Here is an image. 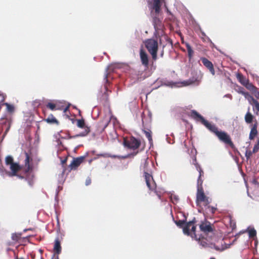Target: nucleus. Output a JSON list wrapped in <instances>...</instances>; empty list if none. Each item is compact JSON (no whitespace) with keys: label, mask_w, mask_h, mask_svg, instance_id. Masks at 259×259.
<instances>
[{"label":"nucleus","mask_w":259,"mask_h":259,"mask_svg":"<svg viewBox=\"0 0 259 259\" xmlns=\"http://www.w3.org/2000/svg\"><path fill=\"white\" fill-rule=\"evenodd\" d=\"M191 116L196 121H200L207 129L215 134L219 140L226 144H232L230 137L223 131H219L218 127L206 120L204 117L195 110H192Z\"/></svg>","instance_id":"obj_1"},{"label":"nucleus","mask_w":259,"mask_h":259,"mask_svg":"<svg viewBox=\"0 0 259 259\" xmlns=\"http://www.w3.org/2000/svg\"><path fill=\"white\" fill-rule=\"evenodd\" d=\"M163 0H153V3L151 6V8L152 9V11H155V15L153 17V23L156 32H158L159 30H161L162 29V24L159 18L157 17L158 16L160 11L161 3Z\"/></svg>","instance_id":"obj_2"},{"label":"nucleus","mask_w":259,"mask_h":259,"mask_svg":"<svg viewBox=\"0 0 259 259\" xmlns=\"http://www.w3.org/2000/svg\"><path fill=\"white\" fill-rule=\"evenodd\" d=\"M145 46L148 52L151 55L153 60L157 59V52L158 50V42L154 38L147 39L144 41Z\"/></svg>","instance_id":"obj_3"},{"label":"nucleus","mask_w":259,"mask_h":259,"mask_svg":"<svg viewBox=\"0 0 259 259\" xmlns=\"http://www.w3.org/2000/svg\"><path fill=\"white\" fill-rule=\"evenodd\" d=\"M201 78L198 77H193L189 80L184 81L181 83L174 82L172 81H166L163 83V84L165 86L174 87H180V86H187L191 84H196L198 85L200 82Z\"/></svg>","instance_id":"obj_4"},{"label":"nucleus","mask_w":259,"mask_h":259,"mask_svg":"<svg viewBox=\"0 0 259 259\" xmlns=\"http://www.w3.org/2000/svg\"><path fill=\"white\" fill-rule=\"evenodd\" d=\"M6 164L10 165V168L11 170L9 173V176H14L16 175L17 172L20 169V166L16 163L13 162V158L11 156H7L5 159Z\"/></svg>","instance_id":"obj_5"},{"label":"nucleus","mask_w":259,"mask_h":259,"mask_svg":"<svg viewBox=\"0 0 259 259\" xmlns=\"http://www.w3.org/2000/svg\"><path fill=\"white\" fill-rule=\"evenodd\" d=\"M194 222L190 221L185 224V226L183 227V231L184 234L188 236L190 235V228L191 231L193 232V234L191 235L192 238H195L197 240L196 235L195 234L196 227L193 225Z\"/></svg>","instance_id":"obj_6"},{"label":"nucleus","mask_w":259,"mask_h":259,"mask_svg":"<svg viewBox=\"0 0 259 259\" xmlns=\"http://www.w3.org/2000/svg\"><path fill=\"white\" fill-rule=\"evenodd\" d=\"M140 145V142L134 137L131 138L130 140L124 139V146L129 149H136L139 148Z\"/></svg>","instance_id":"obj_7"},{"label":"nucleus","mask_w":259,"mask_h":259,"mask_svg":"<svg viewBox=\"0 0 259 259\" xmlns=\"http://www.w3.org/2000/svg\"><path fill=\"white\" fill-rule=\"evenodd\" d=\"M144 177L146 185L149 190H154L156 187V185L153 181L152 176L150 174L145 172Z\"/></svg>","instance_id":"obj_8"},{"label":"nucleus","mask_w":259,"mask_h":259,"mask_svg":"<svg viewBox=\"0 0 259 259\" xmlns=\"http://www.w3.org/2000/svg\"><path fill=\"white\" fill-rule=\"evenodd\" d=\"M140 57L142 64L145 67H148L149 65V57L147 53L143 50L140 51Z\"/></svg>","instance_id":"obj_9"},{"label":"nucleus","mask_w":259,"mask_h":259,"mask_svg":"<svg viewBox=\"0 0 259 259\" xmlns=\"http://www.w3.org/2000/svg\"><path fill=\"white\" fill-rule=\"evenodd\" d=\"M200 245H201L202 246L206 247H209L210 248H214L215 250H219V251H223L225 250L226 247L223 246V245H221V246L219 247L218 246H217L214 244H209L207 242H206L205 241L202 240L199 241Z\"/></svg>","instance_id":"obj_10"},{"label":"nucleus","mask_w":259,"mask_h":259,"mask_svg":"<svg viewBox=\"0 0 259 259\" xmlns=\"http://www.w3.org/2000/svg\"><path fill=\"white\" fill-rule=\"evenodd\" d=\"M201 60L202 61V62L203 64V65L206 67H207L209 69V70L210 72V73L213 75H214V74H215V71L214 70L213 66L212 63L210 61H209L208 59H207L205 58H201Z\"/></svg>","instance_id":"obj_11"},{"label":"nucleus","mask_w":259,"mask_h":259,"mask_svg":"<svg viewBox=\"0 0 259 259\" xmlns=\"http://www.w3.org/2000/svg\"><path fill=\"white\" fill-rule=\"evenodd\" d=\"M83 156H81L79 157L74 158L69 165L70 169H75L76 167H77L83 161Z\"/></svg>","instance_id":"obj_12"},{"label":"nucleus","mask_w":259,"mask_h":259,"mask_svg":"<svg viewBox=\"0 0 259 259\" xmlns=\"http://www.w3.org/2000/svg\"><path fill=\"white\" fill-rule=\"evenodd\" d=\"M205 198V196L203 191L202 188L201 187H198L197 189V201L202 202L204 201Z\"/></svg>","instance_id":"obj_13"},{"label":"nucleus","mask_w":259,"mask_h":259,"mask_svg":"<svg viewBox=\"0 0 259 259\" xmlns=\"http://www.w3.org/2000/svg\"><path fill=\"white\" fill-rule=\"evenodd\" d=\"M200 229L201 231L204 233H209L212 231V229L210 224L207 225L204 223H202L200 225Z\"/></svg>","instance_id":"obj_14"},{"label":"nucleus","mask_w":259,"mask_h":259,"mask_svg":"<svg viewBox=\"0 0 259 259\" xmlns=\"http://www.w3.org/2000/svg\"><path fill=\"white\" fill-rule=\"evenodd\" d=\"M257 134V124H254L251 128V130L249 134V138L250 140H252L256 136Z\"/></svg>","instance_id":"obj_15"},{"label":"nucleus","mask_w":259,"mask_h":259,"mask_svg":"<svg viewBox=\"0 0 259 259\" xmlns=\"http://www.w3.org/2000/svg\"><path fill=\"white\" fill-rule=\"evenodd\" d=\"M54 250L55 252L57 254H60L61 252V246L60 245V242L58 238L55 239Z\"/></svg>","instance_id":"obj_16"},{"label":"nucleus","mask_w":259,"mask_h":259,"mask_svg":"<svg viewBox=\"0 0 259 259\" xmlns=\"http://www.w3.org/2000/svg\"><path fill=\"white\" fill-rule=\"evenodd\" d=\"M114 67H115L114 65H112V64L106 67V70H105V75H104V79L106 80V81L107 82L108 81V80L107 79L108 74L111 71H114Z\"/></svg>","instance_id":"obj_17"},{"label":"nucleus","mask_w":259,"mask_h":259,"mask_svg":"<svg viewBox=\"0 0 259 259\" xmlns=\"http://www.w3.org/2000/svg\"><path fill=\"white\" fill-rule=\"evenodd\" d=\"M89 132H90L89 128L88 127H87L85 128V130L84 132L80 133L77 134L73 136H68V139L75 138L78 137H84L88 134Z\"/></svg>","instance_id":"obj_18"},{"label":"nucleus","mask_w":259,"mask_h":259,"mask_svg":"<svg viewBox=\"0 0 259 259\" xmlns=\"http://www.w3.org/2000/svg\"><path fill=\"white\" fill-rule=\"evenodd\" d=\"M195 165H196L197 170L199 171V178H198V181H197L198 187H200L199 185L201 186V185L202 184V180L201 179V176L202 174L203 173V171L201 169L200 166L197 163H196Z\"/></svg>","instance_id":"obj_19"},{"label":"nucleus","mask_w":259,"mask_h":259,"mask_svg":"<svg viewBox=\"0 0 259 259\" xmlns=\"http://www.w3.org/2000/svg\"><path fill=\"white\" fill-rule=\"evenodd\" d=\"M253 118V116L248 110V112L246 113L245 117H244V119H245V122L247 123H251L252 122Z\"/></svg>","instance_id":"obj_20"},{"label":"nucleus","mask_w":259,"mask_h":259,"mask_svg":"<svg viewBox=\"0 0 259 259\" xmlns=\"http://www.w3.org/2000/svg\"><path fill=\"white\" fill-rule=\"evenodd\" d=\"M26 158L25 159V164L26 168L25 169L26 172H28L32 169V167L29 164V157L27 153H25Z\"/></svg>","instance_id":"obj_21"},{"label":"nucleus","mask_w":259,"mask_h":259,"mask_svg":"<svg viewBox=\"0 0 259 259\" xmlns=\"http://www.w3.org/2000/svg\"><path fill=\"white\" fill-rule=\"evenodd\" d=\"M245 232H248L249 237L250 238H254L256 237V232L254 228H250L248 227Z\"/></svg>","instance_id":"obj_22"},{"label":"nucleus","mask_w":259,"mask_h":259,"mask_svg":"<svg viewBox=\"0 0 259 259\" xmlns=\"http://www.w3.org/2000/svg\"><path fill=\"white\" fill-rule=\"evenodd\" d=\"M105 91L104 94H100V95H98V98L101 101H106L108 99V95L106 93V92L107 91V88L106 86L105 87Z\"/></svg>","instance_id":"obj_23"},{"label":"nucleus","mask_w":259,"mask_h":259,"mask_svg":"<svg viewBox=\"0 0 259 259\" xmlns=\"http://www.w3.org/2000/svg\"><path fill=\"white\" fill-rule=\"evenodd\" d=\"M237 78L239 80L240 82L244 85L248 81V80L246 79L242 75L238 74L237 75Z\"/></svg>","instance_id":"obj_24"},{"label":"nucleus","mask_w":259,"mask_h":259,"mask_svg":"<svg viewBox=\"0 0 259 259\" xmlns=\"http://www.w3.org/2000/svg\"><path fill=\"white\" fill-rule=\"evenodd\" d=\"M46 121L49 123H58V121L52 114L49 115V117L46 119Z\"/></svg>","instance_id":"obj_25"},{"label":"nucleus","mask_w":259,"mask_h":259,"mask_svg":"<svg viewBox=\"0 0 259 259\" xmlns=\"http://www.w3.org/2000/svg\"><path fill=\"white\" fill-rule=\"evenodd\" d=\"M143 131L145 134L146 137L148 138L149 143L150 144V145H151L152 144V138L151 131L146 130H143Z\"/></svg>","instance_id":"obj_26"},{"label":"nucleus","mask_w":259,"mask_h":259,"mask_svg":"<svg viewBox=\"0 0 259 259\" xmlns=\"http://www.w3.org/2000/svg\"><path fill=\"white\" fill-rule=\"evenodd\" d=\"M5 105H6L7 107V110L8 112L12 113L14 112V107L13 105H11L8 103H4Z\"/></svg>","instance_id":"obj_27"},{"label":"nucleus","mask_w":259,"mask_h":259,"mask_svg":"<svg viewBox=\"0 0 259 259\" xmlns=\"http://www.w3.org/2000/svg\"><path fill=\"white\" fill-rule=\"evenodd\" d=\"M244 86H245L250 91L252 92L256 88L252 83L248 81Z\"/></svg>","instance_id":"obj_28"},{"label":"nucleus","mask_w":259,"mask_h":259,"mask_svg":"<svg viewBox=\"0 0 259 259\" xmlns=\"http://www.w3.org/2000/svg\"><path fill=\"white\" fill-rule=\"evenodd\" d=\"M240 93L243 95L245 98L246 99H247L248 100H249L250 99L252 100L253 101V100H254L253 97L247 92H244V91H240Z\"/></svg>","instance_id":"obj_29"},{"label":"nucleus","mask_w":259,"mask_h":259,"mask_svg":"<svg viewBox=\"0 0 259 259\" xmlns=\"http://www.w3.org/2000/svg\"><path fill=\"white\" fill-rule=\"evenodd\" d=\"M77 126L80 128H83L84 126V121L83 119L77 120Z\"/></svg>","instance_id":"obj_30"},{"label":"nucleus","mask_w":259,"mask_h":259,"mask_svg":"<svg viewBox=\"0 0 259 259\" xmlns=\"http://www.w3.org/2000/svg\"><path fill=\"white\" fill-rule=\"evenodd\" d=\"M47 107L51 110H54L55 109H60V108H56V105L50 102L47 104Z\"/></svg>","instance_id":"obj_31"},{"label":"nucleus","mask_w":259,"mask_h":259,"mask_svg":"<svg viewBox=\"0 0 259 259\" xmlns=\"http://www.w3.org/2000/svg\"><path fill=\"white\" fill-rule=\"evenodd\" d=\"M186 221V219L185 220H179V221H176L175 223L178 226L182 227V226L185 224Z\"/></svg>","instance_id":"obj_32"},{"label":"nucleus","mask_w":259,"mask_h":259,"mask_svg":"<svg viewBox=\"0 0 259 259\" xmlns=\"http://www.w3.org/2000/svg\"><path fill=\"white\" fill-rule=\"evenodd\" d=\"M258 149H259V139L257 140V143L254 145L253 148L252 152L255 153L258 150Z\"/></svg>","instance_id":"obj_33"},{"label":"nucleus","mask_w":259,"mask_h":259,"mask_svg":"<svg viewBox=\"0 0 259 259\" xmlns=\"http://www.w3.org/2000/svg\"><path fill=\"white\" fill-rule=\"evenodd\" d=\"M250 74L252 76L254 79H255L257 82L259 83V76L257 75L249 72Z\"/></svg>","instance_id":"obj_34"},{"label":"nucleus","mask_w":259,"mask_h":259,"mask_svg":"<svg viewBox=\"0 0 259 259\" xmlns=\"http://www.w3.org/2000/svg\"><path fill=\"white\" fill-rule=\"evenodd\" d=\"M252 93L256 98H259V92L257 91L256 88L252 92Z\"/></svg>","instance_id":"obj_35"},{"label":"nucleus","mask_w":259,"mask_h":259,"mask_svg":"<svg viewBox=\"0 0 259 259\" xmlns=\"http://www.w3.org/2000/svg\"><path fill=\"white\" fill-rule=\"evenodd\" d=\"M252 153H253L252 151L251 152L250 151L246 150V151L245 152V156L246 157L247 159H248L249 158V157L252 155Z\"/></svg>","instance_id":"obj_36"},{"label":"nucleus","mask_w":259,"mask_h":259,"mask_svg":"<svg viewBox=\"0 0 259 259\" xmlns=\"http://www.w3.org/2000/svg\"><path fill=\"white\" fill-rule=\"evenodd\" d=\"M187 51H188V56H189V58L191 59L193 56L194 51L192 50V49H191L190 50H188Z\"/></svg>","instance_id":"obj_37"},{"label":"nucleus","mask_w":259,"mask_h":259,"mask_svg":"<svg viewBox=\"0 0 259 259\" xmlns=\"http://www.w3.org/2000/svg\"><path fill=\"white\" fill-rule=\"evenodd\" d=\"M20 235L21 234H19V235L18 236L16 234H13L12 235V239L13 240L16 241Z\"/></svg>","instance_id":"obj_38"},{"label":"nucleus","mask_w":259,"mask_h":259,"mask_svg":"<svg viewBox=\"0 0 259 259\" xmlns=\"http://www.w3.org/2000/svg\"><path fill=\"white\" fill-rule=\"evenodd\" d=\"M0 97H1V99L0 100V103L3 102L6 98V95H5L4 94L1 93L0 92Z\"/></svg>","instance_id":"obj_39"},{"label":"nucleus","mask_w":259,"mask_h":259,"mask_svg":"<svg viewBox=\"0 0 259 259\" xmlns=\"http://www.w3.org/2000/svg\"><path fill=\"white\" fill-rule=\"evenodd\" d=\"M109 157H112V158H125V156H118V155H109L108 156Z\"/></svg>","instance_id":"obj_40"},{"label":"nucleus","mask_w":259,"mask_h":259,"mask_svg":"<svg viewBox=\"0 0 259 259\" xmlns=\"http://www.w3.org/2000/svg\"><path fill=\"white\" fill-rule=\"evenodd\" d=\"M91 183V179L89 178H87L85 181V185L88 186V185H90Z\"/></svg>","instance_id":"obj_41"},{"label":"nucleus","mask_w":259,"mask_h":259,"mask_svg":"<svg viewBox=\"0 0 259 259\" xmlns=\"http://www.w3.org/2000/svg\"><path fill=\"white\" fill-rule=\"evenodd\" d=\"M165 47V46L163 45L162 46V50L161 51V52H160V56L161 58H162L163 57V55H164V48Z\"/></svg>","instance_id":"obj_42"},{"label":"nucleus","mask_w":259,"mask_h":259,"mask_svg":"<svg viewBox=\"0 0 259 259\" xmlns=\"http://www.w3.org/2000/svg\"><path fill=\"white\" fill-rule=\"evenodd\" d=\"M208 208H210V210L211 211L212 213H214L216 209V208L213 207L208 206Z\"/></svg>","instance_id":"obj_43"},{"label":"nucleus","mask_w":259,"mask_h":259,"mask_svg":"<svg viewBox=\"0 0 259 259\" xmlns=\"http://www.w3.org/2000/svg\"><path fill=\"white\" fill-rule=\"evenodd\" d=\"M10 125L7 128V129L6 130L5 132V133L4 134V137H5L7 134L8 133V132H9V130H10Z\"/></svg>","instance_id":"obj_44"},{"label":"nucleus","mask_w":259,"mask_h":259,"mask_svg":"<svg viewBox=\"0 0 259 259\" xmlns=\"http://www.w3.org/2000/svg\"><path fill=\"white\" fill-rule=\"evenodd\" d=\"M185 44H186V47L187 48V50H190L191 49H192V48H191V46L189 44L186 43Z\"/></svg>","instance_id":"obj_45"},{"label":"nucleus","mask_w":259,"mask_h":259,"mask_svg":"<svg viewBox=\"0 0 259 259\" xmlns=\"http://www.w3.org/2000/svg\"><path fill=\"white\" fill-rule=\"evenodd\" d=\"M69 106H70V104L68 105V106H67V107H66L65 108H64L63 110V112L64 113L66 112L69 109Z\"/></svg>","instance_id":"obj_46"},{"label":"nucleus","mask_w":259,"mask_h":259,"mask_svg":"<svg viewBox=\"0 0 259 259\" xmlns=\"http://www.w3.org/2000/svg\"><path fill=\"white\" fill-rule=\"evenodd\" d=\"M0 172L1 173L2 175H4V171L3 167H0Z\"/></svg>","instance_id":"obj_47"},{"label":"nucleus","mask_w":259,"mask_h":259,"mask_svg":"<svg viewBox=\"0 0 259 259\" xmlns=\"http://www.w3.org/2000/svg\"><path fill=\"white\" fill-rule=\"evenodd\" d=\"M166 137H167V138H166V140H167V142H168V143H170V142L169 141V140H168V135H166Z\"/></svg>","instance_id":"obj_48"},{"label":"nucleus","mask_w":259,"mask_h":259,"mask_svg":"<svg viewBox=\"0 0 259 259\" xmlns=\"http://www.w3.org/2000/svg\"><path fill=\"white\" fill-rule=\"evenodd\" d=\"M174 198H175L176 200H178V196H174Z\"/></svg>","instance_id":"obj_49"},{"label":"nucleus","mask_w":259,"mask_h":259,"mask_svg":"<svg viewBox=\"0 0 259 259\" xmlns=\"http://www.w3.org/2000/svg\"><path fill=\"white\" fill-rule=\"evenodd\" d=\"M257 244V241L256 240V238H255V245L256 246Z\"/></svg>","instance_id":"obj_50"},{"label":"nucleus","mask_w":259,"mask_h":259,"mask_svg":"<svg viewBox=\"0 0 259 259\" xmlns=\"http://www.w3.org/2000/svg\"><path fill=\"white\" fill-rule=\"evenodd\" d=\"M231 95H230V94H227V95H225V97H231Z\"/></svg>","instance_id":"obj_51"},{"label":"nucleus","mask_w":259,"mask_h":259,"mask_svg":"<svg viewBox=\"0 0 259 259\" xmlns=\"http://www.w3.org/2000/svg\"><path fill=\"white\" fill-rule=\"evenodd\" d=\"M57 142H58V144H61V142L59 140H58Z\"/></svg>","instance_id":"obj_52"},{"label":"nucleus","mask_w":259,"mask_h":259,"mask_svg":"<svg viewBox=\"0 0 259 259\" xmlns=\"http://www.w3.org/2000/svg\"><path fill=\"white\" fill-rule=\"evenodd\" d=\"M202 35H203V36H205V33H204V32H202Z\"/></svg>","instance_id":"obj_53"},{"label":"nucleus","mask_w":259,"mask_h":259,"mask_svg":"<svg viewBox=\"0 0 259 259\" xmlns=\"http://www.w3.org/2000/svg\"><path fill=\"white\" fill-rule=\"evenodd\" d=\"M65 161H66V160H64V161H62V163H64V162H65Z\"/></svg>","instance_id":"obj_54"},{"label":"nucleus","mask_w":259,"mask_h":259,"mask_svg":"<svg viewBox=\"0 0 259 259\" xmlns=\"http://www.w3.org/2000/svg\"><path fill=\"white\" fill-rule=\"evenodd\" d=\"M27 230V229H24V232H26Z\"/></svg>","instance_id":"obj_55"},{"label":"nucleus","mask_w":259,"mask_h":259,"mask_svg":"<svg viewBox=\"0 0 259 259\" xmlns=\"http://www.w3.org/2000/svg\"><path fill=\"white\" fill-rule=\"evenodd\" d=\"M159 43H161V39H159Z\"/></svg>","instance_id":"obj_56"},{"label":"nucleus","mask_w":259,"mask_h":259,"mask_svg":"<svg viewBox=\"0 0 259 259\" xmlns=\"http://www.w3.org/2000/svg\"><path fill=\"white\" fill-rule=\"evenodd\" d=\"M16 259H23V258H17Z\"/></svg>","instance_id":"obj_57"},{"label":"nucleus","mask_w":259,"mask_h":259,"mask_svg":"<svg viewBox=\"0 0 259 259\" xmlns=\"http://www.w3.org/2000/svg\"><path fill=\"white\" fill-rule=\"evenodd\" d=\"M194 160H195V161H196V158H195Z\"/></svg>","instance_id":"obj_58"}]
</instances>
